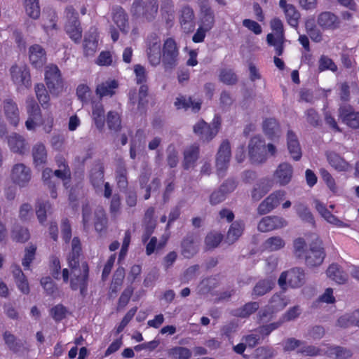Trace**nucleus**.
<instances>
[{
    "label": "nucleus",
    "mask_w": 359,
    "mask_h": 359,
    "mask_svg": "<svg viewBox=\"0 0 359 359\" xmlns=\"http://www.w3.org/2000/svg\"><path fill=\"white\" fill-rule=\"evenodd\" d=\"M287 225V222L282 217L277 215L266 216L258 224V230L262 232H269L281 229Z\"/></svg>",
    "instance_id": "nucleus-15"
},
{
    "label": "nucleus",
    "mask_w": 359,
    "mask_h": 359,
    "mask_svg": "<svg viewBox=\"0 0 359 359\" xmlns=\"http://www.w3.org/2000/svg\"><path fill=\"white\" fill-rule=\"evenodd\" d=\"M201 25L206 30H210L215 24V15L212 9L208 4L201 6Z\"/></svg>",
    "instance_id": "nucleus-25"
},
{
    "label": "nucleus",
    "mask_w": 359,
    "mask_h": 359,
    "mask_svg": "<svg viewBox=\"0 0 359 359\" xmlns=\"http://www.w3.org/2000/svg\"><path fill=\"white\" fill-rule=\"evenodd\" d=\"M169 356L174 359H189L192 353L190 349L184 346H175L168 351Z\"/></svg>",
    "instance_id": "nucleus-47"
},
{
    "label": "nucleus",
    "mask_w": 359,
    "mask_h": 359,
    "mask_svg": "<svg viewBox=\"0 0 359 359\" xmlns=\"http://www.w3.org/2000/svg\"><path fill=\"white\" fill-rule=\"evenodd\" d=\"M297 352L306 356H316L322 354L320 349L314 346L308 345L303 341L302 345H301L300 348L297 350Z\"/></svg>",
    "instance_id": "nucleus-59"
},
{
    "label": "nucleus",
    "mask_w": 359,
    "mask_h": 359,
    "mask_svg": "<svg viewBox=\"0 0 359 359\" xmlns=\"http://www.w3.org/2000/svg\"><path fill=\"white\" fill-rule=\"evenodd\" d=\"M29 52L30 62L35 68H41L46 64V53L40 45L34 44L32 46Z\"/></svg>",
    "instance_id": "nucleus-20"
},
{
    "label": "nucleus",
    "mask_w": 359,
    "mask_h": 359,
    "mask_svg": "<svg viewBox=\"0 0 359 359\" xmlns=\"http://www.w3.org/2000/svg\"><path fill=\"white\" fill-rule=\"evenodd\" d=\"M337 69V65L330 57L325 55L320 56L318 60V71L320 72L327 70L336 72Z\"/></svg>",
    "instance_id": "nucleus-49"
},
{
    "label": "nucleus",
    "mask_w": 359,
    "mask_h": 359,
    "mask_svg": "<svg viewBox=\"0 0 359 359\" xmlns=\"http://www.w3.org/2000/svg\"><path fill=\"white\" fill-rule=\"evenodd\" d=\"M194 132L203 141L211 140L218 133L217 126L211 127L204 121H200L194 126Z\"/></svg>",
    "instance_id": "nucleus-18"
},
{
    "label": "nucleus",
    "mask_w": 359,
    "mask_h": 359,
    "mask_svg": "<svg viewBox=\"0 0 359 359\" xmlns=\"http://www.w3.org/2000/svg\"><path fill=\"white\" fill-rule=\"evenodd\" d=\"M107 123L110 130L118 131L121 128V120L117 111H110L107 116Z\"/></svg>",
    "instance_id": "nucleus-51"
},
{
    "label": "nucleus",
    "mask_w": 359,
    "mask_h": 359,
    "mask_svg": "<svg viewBox=\"0 0 359 359\" xmlns=\"http://www.w3.org/2000/svg\"><path fill=\"white\" fill-rule=\"evenodd\" d=\"M276 355V351L272 347L261 346L255 350L257 359H270Z\"/></svg>",
    "instance_id": "nucleus-60"
},
{
    "label": "nucleus",
    "mask_w": 359,
    "mask_h": 359,
    "mask_svg": "<svg viewBox=\"0 0 359 359\" xmlns=\"http://www.w3.org/2000/svg\"><path fill=\"white\" fill-rule=\"evenodd\" d=\"M3 339L7 347L13 352H18L20 348V344L18 341L16 337L9 331H5L3 334Z\"/></svg>",
    "instance_id": "nucleus-52"
},
{
    "label": "nucleus",
    "mask_w": 359,
    "mask_h": 359,
    "mask_svg": "<svg viewBox=\"0 0 359 359\" xmlns=\"http://www.w3.org/2000/svg\"><path fill=\"white\" fill-rule=\"evenodd\" d=\"M279 6L284 11L288 24L292 27H297L300 14L296 7L287 4L286 0H280Z\"/></svg>",
    "instance_id": "nucleus-22"
},
{
    "label": "nucleus",
    "mask_w": 359,
    "mask_h": 359,
    "mask_svg": "<svg viewBox=\"0 0 359 359\" xmlns=\"http://www.w3.org/2000/svg\"><path fill=\"white\" fill-rule=\"evenodd\" d=\"M273 182L269 179H262L252 191L254 201H259L272 187Z\"/></svg>",
    "instance_id": "nucleus-34"
},
{
    "label": "nucleus",
    "mask_w": 359,
    "mask_h": 359,
    "mask_svg": "<svg viewBox=\"0 0 359 359\" xmlns=\"http://www.w3.org/2000/svg\"><path fill=\"white\" fill-rule=\"evenodd\" d=\"M111 18L112 21L121 32L124 34L128 33L129 29L128 17L122 7L118 6L113 7Z\"/></svg>",
    "instance_id": "nucleus-19"
},
{
    "label": "nucleus",
    "mask_w": 359,
    "mask_h": 359,
    "mask_svg": "<svg viewBox=\"0 0 359 359\" xmlns=\"http://www.w3.org/2000/svg\"><path fill=\"white\" fill-rule=\"evenodd\" d=\"M92 118L97 128L102 130L104 126V110L100 101L92 102Z\"/></svg>",
    "instance_id": "nucleus-29"
},
{
    "label": "nucleus",
    "mask_w": 359,
    "mask_h": 359,
    "mask_svg": "<svg viewBox=\"0 0 359 359\" xmlns=\"http://www.w3.org/2000/svg\"><path fill=\"white\" fill-rule=\"evenodd\" d=\"M54 172L50 168H46L43 170L42 172V178L44 184L50 189V196L53 198H56L57 192L55 190V182L52 180Z\"/></svg>",
    "instance_id": "nucleus-45"
},
{
    "label": "nucleus",
    "mask_w": 359,
    "mask_h": 359,
    "mask_svg": "<svg viewBox=\"0 0 359 359\" xmlns=\"http://www.w3.org/2000/svg\"><path fill=\"white\" fill-rule=\"evenodd\" d=\"M339 120L348 127L353 129L359 128V111L350 104L341 105L338 109Z\"/></svg>",
    "instance_id": "nucleus-12"
},
{
    "label": "nucleus",
    "mask_w": 359,
    "mask_h": 359,
    "mask_svg": "<svg viewBox=\"0 0 359 359\" xmlns=\"http://www.w3.org/2000/svg\"><path fill=\"white\" fill-rule=\"evenodd\" d=\"M29 230L19 225L15 226L11 232L12 238L17 242L25 243L29 240Z\"/></svg>",
    "instance_id": "nucleus-48"
},
{
    "label": "nucleus",
    "mask_w": 359,
    "mask_h": 359,
    "mask_svg": "<svg viewBox=\"0 0 359 359\" xmlns=\"http://www.w3.org/2000/svg\"><path fill=\"white\" fill-rule=\"evenodd\" d=\"M294 208L295 209L299 217L302 220L311 224H314L315 221L313 215L304 204L298 203L294 205Z\"/></svg>",
    "instance_id": "nucleus-46"
},
{
    "label": "nucleus",
    "mask_w": 359,
    "mask_h": 359,
    "mask_svg": "<svg viewBox=\"0 0 359 359\" xmlns=\"http://www.w3.org/2000/svg\"><path fill=\"white\" fill-rule=\"evenodd\" d=\"M293 175V168L288 163H280L273 174L274 180L280 186H285L290 183Z\"/></svg>",
    "instance_id": "nucleus-17"
},
{
    "label": "nucleus",
    "mask_w": 359,
    "mask_h": 359,
    "mask_svg": "<svg viewBox=\"0 0 359 359\" xmlns=\"http://www.w3.org/2000/svg\"><path fill=\"white\" fill-rule=\"evenodd\" d=\"M199 147L194 144L187 147L184 152V168L188 169L193 166L198 158Z\"/></svg>",
    "instance_id": "nucleus-36"
},
{
    "label": "nucleus",
    "mask_w": 359,
    "mask_h": 359,
    "mask_svg": "<svg viewBox=\"0 0 359 359\" xmlns=\"http://www.w3.org/2000/svg\"><path fill=\"white\" fill-rule=\"evenodd\" d=\"M327 276L338 284H344L348 280V275L337 265L332 264L327 270Z\"/></svg>",
    "instance_id": "nucleus-33"
},
{
    "label": "nucleus",
    "mask_w": 359,
    "mask_h": 359,
    "mask_svg": "<svg viewBox=\"0 0 359 359\" xmlns=\"http://www.w3.org/2000/svg\"><path fill=\"white\" fill-rule=\"evenodd\" d=\"M35 93L39 103L43 108L46 109L49 106L50 96L43 83H37L34 87Z\"/></svg>",
    "instance_id": "nucleus-42"
},
{
    "label": "nucleus",
    "mask_w": 359,
    "mask_h": 359,
    "mask_svg": "<svg viewBox=\"0 0 359 359\" xmlns=\"http://www.w3.org/2000/svg\"><path fill=\"white\" fill-rule=\"evenodd\" d=\"M305 282V273L303 269L293 268L290 270L283 272L278 279V285L285 290L287 283L291 287H299Z\"/></svg>",
    "instance_id": "nucleus-7"
},
{
    "label": "nucleus",
    "mask_w": 359,
    "mask_h": 359,
    "mask_svg": "<svg viewBox=\"0 0 359 359\" xmlns=\"http://www.w3.org/2000/svg\"><path fill=\"white\" fill-rule=\"evenodd\" d=\"M8 144L10 149L14 152L22 154L27 147L25 139L18 133H12L8 137Z\"/></svg>",
    "instance_id": "nucleus-26"
},
{
    "label": "nucleus",
    "mask_w": 359,
    "mask_h": 359,
    "mask_svg": "<svg viewBox=\"0 0 359 359\" xmlns=\"http://www.w3.org/2000/svg\"><path fill=\"white\" fill-rule=\"evenodd\" d=\"M117 185L120 189H126L128 186L127 170L126 167H120L116 172Z\"/></svg>",
    "instance_id": "nucleus-64"
},
{
    "label": "nucleus",
    "mask_w": 359,
    "mask_h": 359,
    "mask_svg": "<svg viewBox=\"0 0 359 359\" xmlns=\"http://www.w3.org/2000/svg\"><path fill=\"white\" fill-rule=\"evenodd\" d=\"M294 253L298 258H304L307 249L306 243L303 238H297L293 242Z\"/></svg>",
    "instance_id": "nucleus-55"
},
{
    "label": "nucleus",
    "mask_w": 359,
    "mask_h": 359,
    "mask_svg": "<svg viewBox=\"0 0 359 359\" xmlns=\"http://www.w3.org/2000/svg\"><path fill=\"white\" fill-rule=\"evenodd\" d=\"M318 25L324 29H335L339 25L338 18L330 12H323L318 18Z\"/></svg>",
    "instance_id": "nucleus-32"
},
{
    "label": "nucleus",
    "mask_w": 359,
    "mask_h": 359,
    "mask_svg": "<svg viewBox=\"0 0 359 359\" xmlns=\"http://www.w3.org/2000/svg\"><path fill=\"white\" fill-rule=\"evenodd\" d=\"M219 80L226 85H234L238 81V77L232 69H223L220 71Z\"/></svg>",
    "instance_id": "nucleus-53"
},
{
    "label": "nucleus",
    "mask_w": 359,
    "mask_h": 359,
    "mask_svg": "<svg viewBox=\"0 0 359 359\" xmlns=\"http://www.w3.org/2000/svg\"><path fill=\"white\" fill-rule=\"evenodd\" d=\"M231 146L228 140H224L219 146L216 158V167L217 175L223 177L228 168L231 159Z\"/></svg>",
    "instance_id": "nucleus-11"
},
{
    "label": "nucleus",
    "mask_w": 359,
    "mask_h": 359,
    "mask_svg": "<svg viewBox=\"0 0 359 359\" xmlns=\"http://www.w3.org/2000/svg\"><path fill=\"white\" fill-rule=\"evenodd\" d=\"M272 286L273 283L271 280H260L254 287L252 295L256 297L263 296L272 289Z\"/></svg>",
    "instance_id": "nucleus-50"
},
{
    "label": "nucleus",
    "mask_w": 359,
    "mask_h": 359,
    "mask_svg": "<svg viewBox=\"0 0 359 359\" xmlns=\"http://www.w3.org/2000/svg\"><path fill=\"white\" fill-rule=\"evenodd\" d=\"M36 250V247L34 245H31L25 249V254L22 263L25 269H29L30 264L35 257Z\"/></svg>",
    "instance_id": "nucleus-61"
},
{
    "label": "nucleus",
    "mask_w": 359,
    "mask_h": 359,
    "mask_svg": "<svg viewBox=\"0 0 359 359\" xmlns=\"http://www.w3.org/2000/svg\"><path fill=\"white\" fill-rule=\"evenodd\" d=\"M55 163L58 169L55 170L54 175L62 180L69 179L71 171L65 158L62 155H57L55 156Z\"/></svg>",
    "instance_id": "nucleus-31"
},
{
    "label": "nucleus",
    "mask_w": 359,
    "mask_h": 359,
    "mask_svg": "<svg viewBox=\"0 0 359 359\" xmlns=\"http://www.w3.org/2000/svg\"><path fill=\"white\" fill-rule=\"evenodd\" d=\"M281 323L276 322L270 323L269 325H262L259 327L256 332H258V334H259L261 338L264 339V337H268L273 330L278 329Z\"/></svg>",
    "instance_id": "nucleus-62"
},
{
    "label": "nucleus",
    "mask_w": 359,
    "mask_h": 359,
    "mask_svg": "<svg viewBox=\"0 0 359 359\" xmlns=\"http://www.w3.org/2000/svg\"><path fill=\"white\" fill-rule=\"evenodd\" d=\"M195 14L192 8L185 6L180 11L179 21L181 28L186 33L191 32L195 27Z\"/></svg>",
    "instance_id": "nucleus-16"
},
{
    "label": "nucleus",
    "mask_w": 359,
    "mask_h": 359,
    "mask_svg": "<svg viewBox=\"0 0 359 359\" xmlns=\"http://www.w3.org/2000/svg\"><path fill=\"white\" fill-rule=\"evenodd\" d=\"M2 110L7 121L13 126H18L20 120V109L13 97H7L2 101Z\"/></svg>",
    "instance_id": "nucleus-13"
},
{
    "label": "nucleus",
    "mask_w": 359,
    "mask_h": 359,
    "mask_svg": "<svg viewBox=\"0 0 359 359\" xmlns=\"http://www.w3.org/2000/svg\"><path fill=\"white\" fill-rule=\"evenodd\" d=\"M175 106L177 109L187 110L191 109L192 111L197 112L201 109V102L194 101L191 97L180 95L175 101Z\"/></svg>",
    "instance_id": "nucleus-28"
},
{
    "label": "nucleus",
    "mask_w": 359,
    "mask_h": 359,
    "mask_svg": "<svg viewBox=\"0 0 359 359\" xmlns=\"http://www.w3.org/2000/svg\"><path fill=\"white\" fill-rule=\"evenodd\" d=\"M287 144L291 157L295 161L299 160L302 157V149L298 137L292 130H289L287 131Z\"/></svg>",
    "instance_id": "nucleus-24"
},
{
    "label": "nucleus",
    "mask_w": 359,
    "mask_h": 359,
    "mask_svg": "<svg viewBox=\"0 0 359 359\" xmlns=\"http://www.w3.org/2000/svg\"><path fill=\"white\" fill-rule=\"evenodd\" d=\"M262 128L264 133L269 139L274 140L281 135L279 123L273 118H266L263 121Z\"/></svg>",
    "instance_id": "nucleus-23"
},
{
    "label": "nucleus",
    "mask_w": 359,
    "mask_h": 359,
    "mask_svg": "<svg viewBox=\"0 0 359 359\" xmlns=\"http://www.w3.org/2000/svg\"><path fill=\"white\" fill-rule=\"evenodd\" d=\"M259 308L257 302H250L244 304L242 307L233 311V315L236 317L245 318L255 313Z\"/></svg>",
    "instance_id": "nucleus-37"
},
{
    "label": "nucleus",
    "mask_w": 359,
    "mask_h": 359,
    "mask_svg": "<svg viewBox=\"0 0 359 359\" xmlns=\"http://www.w3.org/2000/svg\"><path fill=\"white\" fill-rule=\"evenodd\" d=\"M325 353L330 357L334 356L335 359H348L353 355L351 350L341 346H331Z\"/></svg>",
    "instance_id": "nucleus-41"
},
{
    "label": "nucleus",
    "mask_w": 359,
    "mask_h": 359,
    "mask_svg": "<svg viewBox=\"0 0 359 359\" xmlns=\"http://www.w3.org/2000/svg\"><path fill=\"white\" fill-rule=\"evenodd\" d=\"M167 241H161L158 243L156 237H151L146 245V254L149 256L153 254L156 250H160L165 247Z\"/></svg>",
    "instance_id": "nucleus-58"
},
{
    "label": "nucleus",
    "mask_w": 359,
    "mask_h": 359,
    "mask_svg": "<svg viewBox=\"0 0 359 359\" xmlns=\"http://www.w3.org/2000/svg\"><path fill=\"white\" fill-rule=\"evenodd\" d=\"M52 211L51 204L48 201L39 202L36 207V214L39 222L43 224L46 220L47 214Z\"/></svg>",
    "instance_id": "nucleus-44"
},
{
    "label": "nucleus",
    "mask_w": 359,
    "mask_h": 359,
    "mask_svg": "<svg viewBox=\"0 0 359 359\" xmlns=\"http://www.w3.org/2000/svg\"><path fill=\"white\" fill-rule=\"evenodd\" d=\"M270 25L272 30L275 32V39H276L277 41L281 42L284 38V29L282 21L279 18H275L271 20Z\"/></svg>",
    "instance_id": "nucleus-56"
},
{
    "label": "nucleus",
    "mask_w": 359,
    "mask_h": 359,
    "mask_svg": "<svg viewBox=\"0 0 359 359\" xmlns=\"http://www.w3.org/2000/svg\"><path fill=\"white\" fill-rule=\"evenodd\" d=\"M223 236L219 233L211 232L205 237V245L208 249H212L219 245L221 243Z\"/></svg>",
    "instance_id": "nucleus-57"
},
{
    "label": "nucleus",
    "mask_w": 359,
    "mask_h": 359,
    "mask_svg": "<svg viewBox=\"0 0 359 359\" xmlns=\"http://www.w3.org/2000/svg\"><path fill=\"white\" fill-rule=\"evenodd\" d=\"M67 22L65 24V31L69 36L76 43L82 37V30L80 27L78 13L72 6H69L65 10Z\"/></svg>",
    "instance_id": "nucleus-6"
},
{
    "label": "nucleus",
    "mask_w": 359,
    "mask_h": 359,
    "mask_svg": "<svg viewBox=\"0 0 359 359\" xmlns=\"http://www.w3.org/2000/svg\"><path fill=\"white\" fill-rule=\"evenodd\" d=\"M158 9V0H147L145 3L146 19H153Z\"/></svg>",
    "instance_id": "nucleus-63"
},
{
    "label": "nucleus",
    "mask_w": 359,
    "mask_h": 359,
    "mask_svg": "<svg viewBox=\"0 0 359 359\" xmlns=\"http://www.w3.org/2000/svg\"><path fill=\"white\" fill-rule=\"evenodd\" d=\"M245 228L243 222L236 221L231 224L226 236V241L229 243H233L242 235Z\"/></svg>",
    "instance_id": "nucleus-38"
},
{
    "label": "nucleus",
    "mask_w": 359,
    "mask_h": 359,
    "mask_svg": "<svg viewBox=\"0 0 359 359\" xmlns=\"http://www.w3.org/2000/svg\"><path fill=\"white\" fill-rule=\"evenodd\" d=\"M33 163L37 167L43 165L47 161V150L45 145L41 142L35 144L32 149Z\"/></svg>",
    "instance_id": "nucleus-30"
},
{
    "label": "nucleus",
    "mask_w": 359,
    "mask_h": 359,
    "mask_svg": "<svg viewBox=\"0 0 359 359\" xmlns=\"http://www.w3.org/2000/svg\"><path fill=\"white\" fill-rule=\"evenodd\" d=\"M198 251V246L193 236H188L181 243V254L187 259L193 257Z\"/></svg>",
    "instance_id": "nucleus-27"
},
{
    "label": "nucleus",
    "mask_w": 359,
    "mask_h": 359,
    "mask_svg": "<svg viewBox=\"0 0 359 359\" xmlns=\"http://www.w3.org/2000/svg\"><path fill=\"white\" fill-rule=\"evenodd\" d=\"M151 65L156 67L161 62L165 70L175 68L179 62L180 48L173 38L166 39L161 47L159 39L149 42L147 50Z\"/></svg>",
    "instance_id": "nucleus-1"
},
{
    "label": "nucleus",
    "mask_w": 359,
    "mask_h": 359,
    "mask_svg": "<svg viewBox=\"0 0 359 359\" xmlns=\"http://www.w3.org/2000/svg\"><path fill=\"white\" fill-rule=\"evenodd\" d=\"M325 255L323 241L320 238H316L310 243L309 249L303 259H304L307 266L311 268L316 267L323 262Z\"/></svg>",
    "instance_id": "nucleus-4"
},
{
    "label": "nucleus",
    "mask_w": 359,
    "mask_h": 359,
    "mask_svg": "<svg viewBox=\"0 0 359 359\" xmlns=\"http://www.w3.org/2000/svg\"><path fill=\"white\" fill-rule=\"evenodd\" d=\"M90 182L95 189L101 188L104 183V168L97 165L92 168L90 175Z\"/></svg>",
    "instance_id": "nucleus-39"
},
{
    "label": "nucleus",
    "mask_w": 359,
    "mask_h": 359,
    "mask_svg": "<svg viewBox=\"0 0 359 359\" xmlns=\"http://www.w3.org/2000/svg\"><path fill=\"white\" fill-rule=\"evenodd\" d=\"M83 223L85 230L90 226L92 221L94 222L95 229L101 232L107 228V217L102 207H97L93 211L89 203L83 205L82 208Z\"/></svg>",
    "instance_id": "nucleus-3"
},
{
    "label": "nucleus",
    "mask_w": 359,
    "mask_h": 359,
    "mask_svg": "<svg viewBox=\"0 0 359 359\" xmlns=\"http://www.w3.org/2000/svg\"><path fill=\"white\" fill-rule=\"evenodd\" d=\"M45 81L48 89L52 95H58L63 91L64 82L60 71L56 65H50L46 67Z\"/></svg>",
    "instance_id": "nucleus-5"
},
{
    "label": "nucleus",
    "mask_w": 359,
    "mask_h": 359,
    "mask_svg": "<svg viewBox=\"0 0 359 359\" xmlns=\"http://www.w3.org/2000/svg\"><path fill=\"white\" fill-rule=\"evenodd\" d=\"M9 72L11 80L16 86H23L26 88L32 86L29 69L25 65H13Z\"/></svg>",
    "instance_id": "nucleus-10"
},
{
    "label": "nucleus",
    "mask_w": 359,
    "mask_h": 359,
    "mask_svg": "<svg viewBox=\"0 0 359 359\" xmlns=\"http://www.w3.org/2000/svg\"><path fill=\"white\" fill-rule=\"evenodd\" d=\"M285 242L280 236H272L266 239L262 245L263 249L269 252L276 251L285 247Z\"/></svg>",
    "instance_id": "nucleus-40"
},
{
    "label": "nucleus",
    "mask_w": 359,
    "mask_h": 359,
    "mask_svg": "<svg viewBox=\"0 0 359 359\" xmlns=\"http://www.w3.org/2000/svg\"><path fill=\"white\" fill-rule=\"evenodd\" d=\"M117 88L118 83L115 80L107 81L97 85L95 93L100 99H102L105 96H112Z\"/></svg>",
    "instance_id": "nucleus-35"
},
{
    "label": "nucleus",
    "mask_w": 359,
    "mask_h": 359,
    "mask_svg": "<svg viewBox=\"0 0 359 359\" xmlns=\"http://www.w3.org/2000/svg\"><path fill=\"white\" fill-rule=\"evenodd\" d=\"M287 300L281 296V294H273L270 300L269 306L272 312L283 309L287 304Z\"/></svg>",
    "instance_id": "nucleus-54"
},
{
    "label": "nucleus",
    "mask_w": 359,
    "mask_h": 359,
    "mask_svg": "<svg viewBox=\"0 0 359 359\" xmlns=\"http://www.w3.org/2000/svg\"><path fill=\"white\" fill-rule=\"evenodd\" d=\"M327 160L329 164L339 172H346L351 170V164L347 162L339 154L334 151L326 153Z\"/></svg>",
    "instance_id": "nucleus-21"
},
{
    "label": "nucleus",
    "mask_w": 359,
    "mask_h": 359,
    "mask_svg": "<svg viewBox=\"0 0 359 359\" xmlns=\"http://www.w3.org/2000/svg\"><path fill=\"white\" fill-rule=\"evenodd\" d=\"M286 192L284 190H278L268 196L258 206L257 212L262 215H266L277 208L283 201Z\"/></svg>",
    "instance_id": "nucleus-14"
},
{
    "label": "nucleus",
    "mask_w": 359,
    "mask_h": 359,
    "mask_svg": "<svg viewBox=\"0 0 359 359\" xmlns=\"http://www.w3.org/2000/svg\"><path fill=\"white\" fill-rule=\"evenodd\" d=\"M10 177L15 185L20 187H25L32 179L31 168L22 163H18L12 167Z\"/></svg>",
    "instance_id": "nucleus-9"
},
{
    "label": "nucleus",
    "mask_w": 359,
    "mask_h": 359,
    "mask_svg": "<svg viewBox=\"0 0 359 359\" xmlns=\"http://www.w3.org/2000/svg\"><path fill=\"white\" fill-rule=\"evenodd\" d=\"M24 7L27 15L37 19L41 13L39 0H24Z\"/></svg>",
    "instance_id": "nucleus-43"
},
{
    "label": "nucleus",
    "mask_w": 359,
    "mask_h": 359,
    "mask_svg": "<svg viewBox=\"0 0 359 359\" xmlns=\"http://www.w3.org/2000/svg\"><path fill=\"white\" fill-rule=\"evenodd\" d=\"M81 252V243L78 237H74L72 241V250L67 260L71 268L73 278L70 281V287L73 290H80L81 294L86 292L88 277L89 268L86 262L79 263Z\"/></svg>",
    "instance_id": "nucleus-2"
},
{
    "label": "nucleus",
    "mask_w": 359,
    "mask_h": 359,
    "mask_svg": "<svg viewBox=\"0 0 359 359\" xmlns=\"http://www.w3.org/2000/svg\"><path fill=\"white\" fill-rule=\"evenodd\" d=\"M248 156L255 163L265 162L267 159L266 144L264 140L259 136L252 137L248 144Z\"/></svg>",
    "instance_id": "nucleus-8"
}]
</instances>
